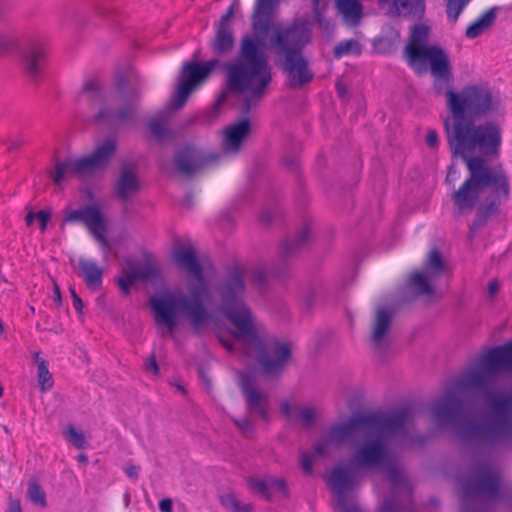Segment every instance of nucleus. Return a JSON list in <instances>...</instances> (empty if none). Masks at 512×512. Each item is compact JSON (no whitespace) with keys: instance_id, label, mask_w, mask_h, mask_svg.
I'll return each instance as SVG.
<instances>
[{"instance_id":"nucleus-1","label":"nucleus","mask_w":512,"mask_h":512,"mask_svg":"<svg viewBox=\"0 0 512 512\" xmlns=\"http://www.w3.org/2000/svg\"><path fill=\"white\" fill-rule=\"evenodd\" d=\"M450 116L444 125L453 156L464 161L468 177L456 189L451 199L460 213H471L481 198L475 219L470 225L472 236L497 213L499 206L509 197L510 187L501 165L491 166L482 156L498 154L501 129L493 122L476 124V120L504 113L501 98L486 83L468 84L460 91H445Z\"/></svg>"},{"instance_id":"nucleus-2","label":"nucleus","mask_w":512,"mask_h":512,"mask_svg":"<svg viewBox=\"0 0 512 512\" xmlns=\"http://www.w3.org/2000/svg\"><path fill=\"white\" fill-rule=\"evenodd\" d=\"M173 258L195 283L189 284V295L168 293L152 297L150 304L155 322L165 326L168 333L173 334L177 326L176 314L180 312L186 317L194 332L200 333L212 317L203 304L205 299L234 327L231 333L232 340L219 337L221 344L228 351H234V342L241 343L244 353L255 358L266 374L280 373L290 360L291 347L288 343L272 342L266 349L261 329L243 299L246 291L245 268L238 264L231 266L225 277L216 285L213 296L208 292L202 267L191 245L176 248Z\"/></svg>"},{"instance_id":"nucleus-3","label":"nucleus","mask_w":512,"mask_h":512,"mask_svg":"<svg viewBox=\"0 0 512 512\" xmlns=\"http://www.w3.org/2000/svg\"><path fill=\"white\" fill-rule=\"evenodd\" d=\"M512 370V341L489 349L478 360V367L464 372L457 387L481 398L487 405L484 419L464 423L459 431L463 445L477 453L512 443V393L496 392L499 373Z\"/></svg>"},{"instance_id":"nucleus-4","label":"nucleus","mask_w":512,"mask_h":512,"mask_svg":"<svg viewBox=\"0 0 512 512\" xmlns=\"http://www.w3.org/2000/svg\"><path fill=\"white\" fill-rule=\"evenodd\" d=\"M280 0H257L253 20V34L241 39L237 58L226 65L228 92L241 94L242 114L257 107L272 81L271 66L265 52L263 35L270 29L271 14Z\"/></svg>"},{"instance_id":"nucleus-5","label":"nucleus","mask_w":512,"mask_h":512,"mask_svg":"<svg viewBox=\"0 0 512 512\" xmlns=\"http://www.w3.org/2000/svg\"><path fill=\"white\" fill-rule=\"evenodd\" d=\"M383 423L377 428H367L363 433L364 440L356 447L350 464L355 469H377L385 471L388 480L395 489L403 488L407 493L410 487L405 475L390 454V446L395 438L401 442L416 444L422 442L411 432L412 411L410 408H399L387 413H376Z\"/></svg>"},{"instance_id":"nucleus-6","label":"nucleus","mask_w":512,"mask_h":512,"mask_svg":"<svg viewBox=\"0 0 512 512\" xmlns=\"http://www.w3.org/2000/svg\"><path fill=\"white\" fill-rule=\"evenodd\" d=\"M310 40L311 25L304 20H295L290 26L275 30L270 39L272 47L282 57L280 65L289 88L299 89L313 80L314 74L302 54Z\"/></svg>"},{"instance_id":"nucleus-7","label":"nucleus","mask_w":512,"mask_h":512,"mask_svg":"<svg viewBox=\"0 0 512 512\" xmlns=\"http://www.w3.org/2000/svg\"><path fill=\"white\" fill-rule=\"evenodd\" d=\"M251 132L249 119L244 118L227 126L224 130L222 153L202 152L185 147L175 155L174 164L178 173L192 177L205 168L216 164L224 155H235L243 147Z\"/></svg>"},{"instance_id":"nucleus-8","label":"nucleus","mask_w":512,"mask_h":512,"mask_svg":"<svg viewBox=\"0 0 512 512\" xmlns=\"http://www.w3.org/2000/svg\"><path fill=\"white\" fill-rule=\"evenodd\" d=\"M501 473L492 462L476 461L466 477L461 479L463 512H486L485 505L500 495Z\"/></svg>"},{"instance_id":"nucleus-9","label":"nucleus","mask_w":512,"mask_h":512,"mask_svg":"<svg viewBox=\"0 0 512 512\" xmlns=\"http://www.w3.org/2000/svg\"><path fill=\"white\" fill-rule=\"evenodd\" d=\"M382 423L383 420L377 417L376 413L354 414L344 422L333 424L325 437L314 443L313 455L325 457L329 454L331 446L340 448L347 444H353L367 428H377Z\"/></svg>"},{"instance_id":"nucleus-10","label":"nucleus","mask_w":512,"mask_h":512,"mask_svg":"<svg viewBox=\"0 0 512 512\" xmlns=\"http://www.w3.org/2000/svg\"><path fill=\"white\" fill-rule=\"evenodd\" d=\"M449 273V265L440 250L432 248L425 258L423 267L409 275L406 288L415 296L432 297L436 294L438 280Z\"/></svg>"},{"instance_id":"nucleus-11","label":"nucleus","mask_w":512,"mask_h":512,"mask_svg":"<svg viewBox=\"0 0 512 512\" xmlns=\"http://www.w3.org/2000/svg\"><path fill=\"white\" fill-rule=\"evenodd\" d=\"M411 60L409 65L418 74L427 71L429 63L430 73L434 77V88L438 94L442 93V82L450 83L453 79L450 59L447 52L439 46L430 45L425 49L417 50L410 47Z\"/></svg>"},{"instance_id":"nucleus-12","label":"nucleus","mask_w":512,"mask_h":512,"mask_svg":"<svg viewBox=\"0 0 512 512\" xmlns=\"http://www.w3.org/2000/svg\"><path fill=\"white\" fill-rule=\"evenodd\" d=\"M217 59L204 63L186 62L183 64L179 76V82L174 96L168 104L170 110H178L184 106L190 94L211 76L212 72L219 66Z\"/></svg>"},{"instance_id":"nucleus-13","label":"nucleus","mask_w":512,"mask_h":512,"mask_svg":"<svg viewBox=\"0 0 512 512\" xmlns=\"http://www.w3.org/2000/svg\"><path fill=\"white\" fill-rule=\"evenodd\" d=\"M140 89L125 85L124 78L117 80V109L102 108L96 114L97 121L133 126L137 121Z\"/></svg>"},{"instance_id":"nucleus-14","label":"nucleus","mask_w":512,"mask_h":512,"mask_svg":"<svg viewBox=\"0 0 512 512\" xmlns=\"http://www.w3.org/2000/svg\"><path fill=\"white\" fill-rule=\"evenodd\" d=\"M63 223H82L101 245L102 249L105 252L109 250V243L105 236L107 222L97 205H84L78 209L68 211Z\"/></svg>"},{"instance_id":"nucleus-15","label":"nucleus","mask_w":512,"mask_h":512,"mask_svg":"<svg viewBox=\"0 0 512 512\" xmlns=\"http://www.w3.org/2000/svg\"><path fill=\"white\" fill-rule=\"evenodd\" d=\"M238 384L244 397L247 414L257 415L268 421L269 398L266 393L259 390L256 375L250 371L239 372Z\"/></svg>"},{"instance_id":"nucleus-16","label":"nucleus","mask_w":512,"mask_h":512,"mask_svg":"<svg viewBox=\"0 0 512 512\" xmlns=\"http://www.w3.org/2000/svg\"><path fill=\"white\" fill-rule=\"evenodd\" d=\"M47 59V45L42 38H33L23 47L21 60L25 73L28 77L37 82L43 71Z\"/></svg>"},{"instance_id":"nucleus-17","label":"nucleus","mask_w":512,"mask_h":512,"mask_svg":"<svg viewBox=\"0 0 512 512\" xmlns=\"http://www.w3.org/2000/svg\"><path fill=\"white\" fill-rule=\"evenodd\" d=\"M116 150V142L113 139H106L93 153L76 159L78 177L85 179L102 170L108 164Z\"/></svg>"},{"instance_id":"nucleus-18","label":"nucleus","mask_w":512,"mask_h":512,"mask_svg":"<svg viewBox=\"0 0 512 512\" xmlns=\"http://www.w3.org/2000/svg\"><path fill=\"white\" fill-rule=\"evenodd\" d=\"M393 317L394 311L388 307L378 306L375 309L370 341L373 348L379 352L385 351L389 346V331Z\"/></svg>"},{"instance_id":"nucleus-19","label":"nucleus","mask_w":512,"mask_h":512,"mask_svg":"<svg viewBox=\"0 0 512 512\" xmlns=\"http://www.w3.org/2000/svg\"><path fill=\"white\" fill-rule=\"evenodd\" d=\"M353 466L336 465L328 478V482L336 494L337 501L349 498L347 491L353 489L357 484L356 472Z\"/></svg>"},{"instance_id":"nucleus-20","label":"nucleus","mask_w":512,"mask_h":512,"mask_svg":"<svg viewBox=\"0 0 512 512\" xmlns=\"http://www.w3.org/2000/svg\"><path fill=\"white\" fill-rule=\"evenodd\" d=\"M459 410L460 403L453 395L447 394L433 405L431 414L436 424L444 427L456 421Z\"/></svg>"},{"instance_id":"nucleus-21","label":"nucleus","mask_w":512,"mask_h":512,"mask_svg":"<svg viewBox=\"0 0 512 512\" xmlns=\"http://www.w3.org/2000/svg\"><path fill=\"white\" fill-rule=\"evenodd\" d=\"M140 191V182L133 168L124 165L119 173L115 195L122 202H127Z\"/></svg>"},{"instance_id":"nucleus-22","label":"nucleus","mask_w":512,"mask_h":512,"mask_svg":"<svg viewBox=\"0 0 512 512\" xmlns=\"http://www.w3.org/2000/svg\"><path fill=\"white\" fill-rule=\"evenodd\" d=\"M336 7L342 16L344 23L349 27L360 24L363 6L359 0H336Z\"/></svg>"},{"instance_id":"nucleus-23","label":"nucleus","mask_w":512,"mask_h":512,"mask_svg":"<svg viewBox=\"0 0 512 512\" xmlns=\"http://www.w3.org/2000/svg\"><path fill=\"white\" fill-rule=\"evenodd\" d=\"M78 265L86 285L93 290L100 289L102 286L103 270L97 263L94 260L81 257L78 260Z\"/></svg>"},{"instance_id":"nucleus-24","label":"nucleus","mask_w":512,"mask_h":512,"mask_svg":"<svg viewBox=\"0 0 512 512\" xmlns=\"http://www.w3.org/2000/svg\"><path fill=\"white\" fill-rule=\"evenodd\" d=\"M312 227L310 223H304L298 230L296 236L292 240H287L282 243L280 248V255L283 258H288L295 255L300 248H302L311 237Z\"/></svg>"},{"instance_id":"nucleus-25","label":"nucleus","mask_w":512,"mask_h":512,"mask_svg":"<svg viewBox=\"0 0 512 512\" xmlns=\"http://www.w3.org/2000/svg\"><path fill=\"white\" fill-rule=\"evenodd\" d=\"M499 10V7L494 6L480 15L467 27L465 32L466 37L469 39H475L484 33L494 23Z\"/></svg>"},{"instance_id":"nucleus-26","label":"nucleus","mask_w":512,"mask_h":512,"mask_svg":"<svg viewBox=\"0 0 512 512\" xmlns=\"http://www.w3.org/2000/svg\"><path fill=\"white\" fill-rule=\"evenodd\" d=\"M234 46V37L231 26H217L215 37L212 41V49L217 55L229 53Z\"/></svg>"},{"instance_id":"nucleus-27","label":"nucleus","mask_w":512,"mask_h":512,"mask_svg":"<svg viewBox=\"0 0 512 512\" xmlns=\"http://www.w3.org/2000/svg\"><path fill=\"white\" fill-rule=\"evenodd\" d=\"M104 94L100 84L95 80H87L83 83L78 94V100H84L90 104L102 102Z\"/></svg>"},{"instance_id":"nucleus-28","label":"nucleus","mask_w":512,"mask_h":512,"mask_svg":"<svg viewBox=\"0 0 512 512\" xmlns=\"http://www.w3.org/2000/svg\"><path fill=\"white\" fill-rule=\"evenodd\" d=\"M429 35V29L425 25H415L410 34V43L405 48V56L407 58L408 63L411 60V51L410 47L421 50L425 49L427 46L424 43L427 41Z\"/></svg>"},{"instance_id":"nucleus-29","label":"nucleus","mask_w":512,"mask_h":512,"mask_svg":"<svg viewBox=\"0 0 512 512\" xmlns=\"http://www.w3.org/2000/svg\"><path fill=\"white\" fill-rule=\"evenodd\" d=\"M78 176V170H77V162L76 159L72 160H66V161H58L55 164V171L52 173V179L53 182L56 185H60L61 182L64 180L67 176Z\"/></svg>"},{"instance_id":"nucleus-30","label":"nucleus","mask_w":512,"mask_h":512,"mask_svg":"<svg viewBox=\"0 0 512 512\" xmlns=\"http://www.w3.org/2000/svg\"><path fill=\"white\" fill-rule=\"evenodd\" d=\"M400 35L396 30H391L389 35L379 36L374 40V49L381 54H390L396 50Z\"/></svg>"},{"instance_id":"nucleus-31","label":"nucleus","mask_w":512,"mask_h":512,"mask_svg":"<svg viewBox=\"0 0 512 512\" xmlns=\"http://www.w3.org/2000/svg\"><path fill=\"white\" fill-rule=\"evenodd\" d=\"M395 15H419L424 10L423 0H396L394 3Z\"/></svg>"},{"instance_id":"nucleus-32","label":"nucleus","mask_w":512,"mask_h":512,"mask_svg":"<svg viewBox=\"0 0 512 512\" xmlns=\"http://www.w3.org/2000/svg\"><path fill=\"white\" fill-rule=\"evenodd\" d=\"M220 503L230 512H254V507L251 503H242L232 492L222 494L220 496Z\"/></svg>"},{"instance_id":"nucleus-33","label":"nucleus","mask_w":512,"mask_h":512,"mask_svg":"<svg viewBox=\"0 0 512 512\" xmlns=\"http://www.w3.org/2000/svg\"><path fill=\"white\" fill-rule=\"evenodd\" d=\"M336 58H341L346 55H360L361 46L357 40L348 39L339 42L333 50Z\"/></svg>"},{"instance_id":"nucleus-34","label":"nucleus","mask_w":512,"mask_h":512,"mask_svg":"<svg viewBox=\"0 0 512 512\" xmlns=\"http://www.w3.org/2000/svg\"><path fill=\"white\" fill-rule=\"evenodd\" d=\"M37 381L42 392H46L53 387L54 381L52 374L49 372L47 361H38Z\"/></svg>"},{"instance_id":"nucleus-35","label":"nucleus","mask_w":512,"mask_h":512,"mask_svg":"<svg viewBox=\"0 0 512 512\" xmlns=\"http://www.w3.org/2000/svg\"><path fill=\"white\" fill-rule=\"evenodd\" d=\"M27 495L32 503L41 507L46 506V494L37 482L30 481L28 483Z\"/></svg>"},{"instance_id":"nucleus-36","label":"nucleus","mask_w":512,"mask_h":512,"mask_svg":"<svg viewBox=\"0 0 512 512\" xmlns=\"http://www.w3.org/2000/svg\"><path fill=\"white\" fill-rule=\"evenodd\" d=\"M295 418L299 420L304 427L309 428L314 424L316 419L315 409L308 406H299V408L296 409Z\"/></svg>"},{"instance_id":"nucleus-37","label":"nucleus","mask_w":512,"mask_h":512,"mask_svg":"<svg viewBox=\"0 0 512 512\" xmlns=\"http://www.w3.org/2000/svg\"><path fill=\"white\" fill-rule=\"evenodd\" d=\"M248 486L253 492L258 493L262 497L266 499L271 498V493L269 492V478H250L248 480Z\"/></svg>"},{"instance_id":"nucleus-38","label":"nucleus","mask_w":512,"mask_h":512,"mask_svg":"<svg viewBox=\"0 0 512 512\" xmlns=\"http://www.w3.org/2000/svg\"><path fill=\"white\" fill-rule=\"evenodd\" d=\"M471 0H446V13L455 22Z\"/></svg>"},{"instance_id":"nucleus-39","label":"nucleus","mask_w":512,"mask_h":512,"mask_svg":"<svg viewBox=\"0 0 512 512\" xmlns=\"http://www.w3.org/2000/svg\"><path fill=\"white\" fill-rule=\"evenodd\" d=\"M65 435L76 448L83 449L86 447L87 443L84 433L82 431L76 430L73 425H69L67 427Z\"/></svg>"},{"instance_id":"nucleus-40","label":"nucleus","mask_w":512,"mask_h":512,"mask_svg":"<svg viewBox=\"0 0 512 512\" xmlns=\"http://www.w3.org/2000/svg\"><path fill=\"white\" fill-rule=\"evenodd\" d=\"M269 492L281 494L283 497L288 496L286 482L282 478L269 477Z\"/></svg>"},{"instance_id":"nucleus-41","label":"nucleus","mask_w":512,"mask_h":512,"mask_svg":"<svg viewBox=\"0 0 512 512\" xmlns=\"http://www.w3.org/2000/svg\"><path fill=\"white\" fill-rule=\"evenodd\" d=\"M252 415H246L244 418L242 419H234V423L235 425L238 427V429L246 434V435H250L254 432V424L251 420V417Z\"/></svg>"},{"instance_id":"nucleus-42","label":"nucleus","mask_w":512,"mask_h":512,"mask_svg":"<svg viewBox=\"0 0 512 512\" xmlns=\"http://www.w3.org/2000/svg\"><path fill=\"white\" fill-rule=\"evenodd\" d=\"M149 130L154 136L160 138L165 133V125L158 119H153L149 122Z\"/></svg>"},{"instance_id":"nucleus-43","label":"nucleus","mask_w":512,"mask_h":512,"mask_svg":"<svg viewBox=\"0 0 512 512\" xmlns=\"http://www.w3.org/2000/svg\"><path fill=\"white\" fill-rule=\"evenodd\" d=\"M381 512H403V510L394 498H388L384 501Z\"/></svg>"},{"instance_id":"nucleus-44","label":"nucleus","mask_w":512,"mask_h":512,"mask_svg":"<svg viewBox=\"0 0 512 512\" xmlns=\"http://www.w3.org/2000/svg\"><path fill=\"white\" fill-rule=\"evenodd\" d=\"M337 505L344 512H361L359 507L354 503V501L351 498H346L343 499L342 501H337Z\"/></svg>"},{"instance_id":"nucleus-45","label":"nucleus","mask_w":512,"mask_h":512,"mask_svg":"<svg viewBox=\"0 0 512 512\" xmlns=\"http://www.w3.org/2000/svg\"><path fill=\"white\" fill-rule=\"evenodd\" d=\"M300 464L306 473H311L313 470L312 456L307 452H302L300 455Z\"/></svg>"},{"instance_id":"nucleus-46","label":"nucleus","mask_w":512,"mask_h":512,"mask_svg":"<svg viewBox=\"0 0 512 512\" xmlns=\"http://www.w3.org/2000/svg\"><path fill=\"white\" fill-rule=\"evenodd\" d=\"M297 408H299V406H292L287 401H283L280 406L282 414L288 419L296 417Z\"/></svg>"},{"instance_id":"nucleus-47","label":"nucleus","mask_w":512,"mask_h":512,"mask_svg":"<svg viewBox=\"0 0 512 512\" xmlns=\"http://www.w3.org/2000/svg\"><path fill=\"white\" fill-rule=\"evenodd\" d=\"M51 218V212L49 210H41L37 212V219L40 224L41 232H45L47 228V223Z\"/></svg>"},{"instance_id":"nucleus-48","label":"nucleus","mask_w":512,"mask_h":512,"mask_svg":"<svg viewBox=\"0 0 512 512\" xmlns=\"http://www.w3.org/2000/svg\"><path fill=\"white\" fill-rule=\"evenodd\" d=\"M11 44H12V40L9 36L0 35V57H2L3 55H5L8 52Z\"/></svg>"},{"instance_id":"nucleus-49","label":"nucleus","mask_w":512,"mask_h":512,"mask_svg":"<svg viewBox=\"0 0 512 512\" xmlns=\"http://www.w3.org/2000/svg\"><path fill=\"white\" fill-rule=\"evenodd\" d=\"M6 145H7V150L8 152H12V151H15L16 149H18L21 145H22V140L20 137L18 138H8L6 141H5Z\"/></svg>"},{"instance_id":"nucleus-50","label":"nucleus","mask_w":512,"mask_h":512,"mask_svg":"<svg viewBox=\"0 0 512 512\" xmlns=\"http://www.w3.org/2000/svg\"><path fill=\"white\" fill-rule=\"evenodd\" d=\"M459 177V172L458 170L456 169V167L454 165H451L449 167V170H448V173H447V176H446V183H448L449 185H452Z\"/></svg>"},{"instance_id":"nucleus-51","label":"nucleus","mask_w":512,"mask_h":512,"mask_svg":"<svg viewBox=\"0 0 512 512\" xmlns=\"http://www.w3.org/2000/svg\"><path fill=\"white\" fill-rule=\"evenodd\" d=\"M145 368L147 371L152 372L153 374H157L159 371V367L154 355L150 356L147 362L145 363Z\"/></svg>"},{"instance_id":"nucleus-52","label":"nucleus","mask_w":512,"mask_h":512,"mask_svg":"<svg viewBox=\"0 0 512 512\" xmlns=\"http://www.w3.org/2000/svg\"><path fill=\"white\" fill-rule=\"evenodd\" d=\"M426 143L432 148L438 145V135L435 130L428 131L426 135Z\"/></svg>"},{"instance_id":"nucleus-53","label":"nucleus","mask_w":512,"mask_h":512,"mask_svg":"<svg viewBox=\"0 0 512 512\" xmlns=\"http://www.w3.org/2000/svg\"><path fill=\"white\" fill-rule=\"evenodd\" d=\"M140 467L136 465H130L125 468V473L128 477L137 480L139 477Z\"/></svg>"},{"instance_id":"nucleus-54","label":"nucleus","mask_w":512,"mask_h":512,"mask_svg":"<svg viewBox=\"0 0 512 512\" xmlns=\"http://www.w3.org/2000/svg\"><path fill=\"white\" fill-rule=\"evenodd\" d=\"M378 4L382 8H388L387 13L395 15L394 3L396 0H377Z\"/></svg>"},{"instance_id":"nucleus-55","label":"nucleus","mask_w":512,"mask_h":512,"mask_svg":"<svg viewBox=\"0 0 512 512\" xmlns=\"http://www.w3.org/2000/svg\"><path fill=\"white\" fill-rule=\"evenodd\" d=\"M6 512H23L20 501L9 497L8 509Z\"/></svg>"},{"instance_id":"nucleus-56","label":"nucleus","mask_w":512,"mask_h":512,"mask_svg":"<svg viewBox=\"0 0 512 512\" xmlns=\"http://www.w3.org/2000/svg\"><path fill=\"white\" fill-rule=\"evenodd\" d=\"M71 295L73 298V306L78 311V313H82L83 310V302L81 298L76 294V292L73 289H70Z\"/></svg>"},{"instance_id":"nucleus-57","label":"nucleus","mask_w":512,"mask_h":512,"mask_svg":"<svg viewBox=\"0 0 512 512\" xmlns=\"http://www.w3.org/2000/svg\"><path fill=\"white\" fill-rule=\"evenodd\" d=\"M233 16V7H229L227 12L221 17V20L219 21L217 26H230L229 20Z\"/></svg>"},{"instance_id":"nucleus-58","label":"nucleus","mask_w":512,"mask_h":512,"mask_svg":"<svg viewBox=\"0 0 512 512\" xmlns=\"http://www.w3.org/2000/svg\"><path fill=\"white\" fill-rule=\"evenodd\" d=\"M172 505V500L165 498L159 502V509L161 512H172Z\"/></svg>"},{"instance_id":"nucleus-59","label":"nucleus","mask_w":512,"mask_h":512,"mask_svg":"<svg viewBox=\"0 0 512 512\" xmlns=\"http://www.w3.org/2000/svg\"><path fill=\"white\" fill-rule=\"evenodd\" d=\"M118 285L125 295H128L130 293V287L132 286V284H130L128 280L120 278L118 280Z\"/></svg>"},{"instance_id":"nucleus-60","label":"nucleus","mask_w":512,"mask_h":512,"mask_svg":"<svg viewBox=\"0 0 512 512\" xmlns=\"http://www.w3.org/2000/svg\"><path fill=\"white\" fill-rule=\"evenodd\" d=\"M253 278L255 282L261 285L266 280V274L263 270H257L255 271Z\"/></svg>"},{"instance_id":"nucleus-61","label":"nucleus","mask_w":512,"mask_h":512,"mask_svg":"<svg viewBox=\"0 0 512 512\" xmlns=\"http://www.w3.org/2000/svg\"><path fill=\"white\" fill-rule=\"evenodd\" d=\"M499 291V283L496 280H492L488 284V294L494 296Z\"/></svg>"},{"instance_id":"nucleus-62","label":"nucleus","mask_w":512,"mask_h":512,"mask_svg":"<svg viewBox=\"0 0 512 512\" xmlns=\"http://www.w3.org/2000/svg\"><path fill=\"white\" fill-rule=\"evenodd\" d=\"M125 274H126V280L129 281L130 284L134 285V283L136 282V280L138 279V273L135 272V271H125Z\"/></svg>"},{"instance_id":"nucleus-63","label":"nucleus","mask_w":512,"mask_h":512,"mask_svg":"<svg viewBox=\"0 0 512 512\" xmlns=\"http://www.w3.org/2000/svg\"><path fill=\"white\" fill-rule=\"evenodd\" d=\"M35 218H37V213H35L32 209H30L28 211L27 215L25 216L26 225L30 226L33 223Z\"/></svg>"},{"instance_id":"nucleus-64","label":"nucleus","mask_w":512,"mask_h":512,"mask_svg":"<svg viewBox=\"0 0 512 512\" xmlns=\"http://www.w3.org/2000/svg\"><path fill=\"white\" fill-rule=\"evenodd\" d=\"M54 301L58 305H60L62 303L60 288L58 287V285L56 283L54 284Z\"/></svg>"}]
</instances>
